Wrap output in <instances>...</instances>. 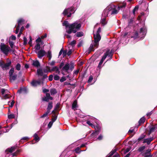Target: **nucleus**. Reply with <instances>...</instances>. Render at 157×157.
<instances>
[{"label":"nucleus","instance_id":"1","mask_svg":"<svg viewBox=\"0 0 157 157\" xmlns=\"http://www.w3.org/2000/svg\"><path fill=\"white\" fill-rule=\"evenodd\" d=\"M63 25L65 26L66 33L68 34H71L72 33H75L79 30L82 25L80 22L78 21L70 24L67 21H65L63 23Z\"/></svg>","mask_w":157,"mask_h":157},{"label":"nucleus","instance_id":"2","mask_svg":"<svg viewBox=\"0 0 157 157\" xmlns=\"http://www.w3.org/2000/svg\"><path fill=\"white\" fill-rule=\"evenodd\" d=\"M101 28L99 27L96 33V34H94V42L91 44L90 48L89 50L90 51H94V47L97 48L99 45V43L101 39V36L99 34L101 32Z\"/></svg>","mask_w":157,"mask_h":157},{"label":"nucleus","instance_id":"3","mask_svg":"<svg viewBox=\"0 0 157 157\" xmlns=\"http://www.w3.org/2000/svg\"><path fill=\"white\" fill-rule=\"evenodd\" d=\"M86 123L92 127L96 129H97L91 135V136L92 137L97 136L99 134L101 130V127L100 126L98 125L95 126L92 123H91L90 121H87L86 122Z\"/></svg>","mask_w":157,"mask_h":157},{"label":"nucleus","instance_id":"4","mask_svg":"<svg viewBox=\"0 0 157 157\" xmlns=\"http://www.w3.org/2000/svg\"><path fill=\"white\" fill-rule=\"evenodd\" d=\"M112 55L111 51H110L109 50L107 51V52L104 54V55L102 56L101 61L99 63L98 66V68L99 69L101 68V65L107 56H108L109 57H110V58H112Z\"/></svg>","mask_w":157,"mask_h":157},{"label":"nucleus","instance_id":"5","mask_svg":"<svg viewBox=\"0 0 157 157\" xmlns=\"http://www.w3.org/2000/svg\"><path fill=\"white\" fill-rule=\"evenodd\" d=\"M75 10V8L71 7L70 8L65 9L63 13V14L64 15H67L68 17H70L71 14L73 13Z\"/></svg>","mask_w":157,"mask_h":157},{"label":"nucleus","instance_id":"6","mask_svg":"<svg viewBox=\"0 0 157 157\" xmlns=\"http://www.w3.org/2000/svg\"><path fill=\"white\" fill-rule=\"evenodd\" d=\"M0 49L4 54L7 55L10 50V48L4 43H1L0 45Z\"/></svg>","mask_w":157,"mask_h":157},{"label":"nucleus","instance_id":"7","mask_svg":"<svg viewBox=\"0 0 157 157\" xmlns=\"http://www.w3.org/2000/svg\"><path fill=\"white\" fill-rule=\"evenodd\" d=\"M59 104H57L54 108V110H53L52 112V113H54V115L52 116V121H50V128L52 126L53 123L57 119V117L55 113V111L59 108Z\"/></svg>","mask_w":157,"mask_h":157},{"label":"nucleus","instance_id":"8","mask_svg":"<svg viewBox=\"0 0 157 157\" xmlns=\"http://www.w3.org/2000/svg\"><path fill=\"white\" fill-rule=\"evenodd\" d=\"M11 61L5 63L2 60H0V67L3 70H7L9 69V66L11 65Z\"/></svg>","mask_w":157,"mask_h":157},{"label":"nucleus","instance_id":"9","mask_svg":"<svg viewBox=\"0 0 157 157\" xmlns=\"http://www.w3.org/2000/svg\"><path fill=\"white\" fill-rule=\"evenodd\" d=\"M111 6H108L105 9L102 14V17H107L111 15Z\"/></svg>","mask_w":157,"mask_h":157},{"label":"nucleus","instance_id":"10","mask_svg":"<svg viewBox=\"0 0 157 157\" xmlns=\"http://www.w3.org/2000/svg\"><path fill=\"white\" fill-rule=\"evenodd\" d=\"M1 93L5 99L8 98L10 97L9 95V92L7 90L2 89L1 90Z\"/></svg>","mask_w":157,"mask_h":157},{"label":"nucleus","instance_id":"11","mask_svg":"<svg viewBox=\"0 0 157 157\" xmlns=\"http://www.w3.org/2000/svg\"><path fill=\"white\" fill-rule=\"evenodd\" d=\"M146 33V30L144 27L141 28L139 32V37H140V39H142L144 37Z\"/></svg>","mask_w":157,"mask_h":157},{"label":"nucleus","instance_id":"12","mask_svg":"<svg viewBox=\"0 0 157 157\" xmlns=\"http://www.w3.org/2000/svg\"><path fill=\"white\" fill-rule=\"evenodd\" d=\"M43 79H39L38 80H33L31 82V85L33 86H36L39 85L42 82Z\"/></svg>","mask_w":157,"mask_h":157},{"label":"nucleus","instance_id":"13","mask_svg":"<svg viewBox=\"0 0 157 157\" xmlns=\"http://www.w3.org/2000/svg\"><path fill=\"white\" fill-rule=\"evenodd\" d=\"M45 52L43 50H40L37 52L38 57L41 59L45 54Z\"/></svg>","mask_w":157,"mask_h":157},{"label":"nucleus","instance_id":"14","mask_svg":"<svg viewBox=\"0 0 157 157\" xmlns=\"http://www.w3.org/2000/svg\"><path fill=\"white\" fill-rule=\"evenodd\" d=\"M153 140V138L152 137L144 139L143 140V143H146L148 145H149Z\"/></svg>","mask_w":157,"mask_h":157},{"label":"nucleus","instance_id":"15","mask_svg":"<svg viewBox=\"0 0 157 157\" xmlns=\"http://www.w3.org/2000/svg\"><path fill=\"white\" fill-rule=\"evenodd\" d=\"M24 20L22 18L19 19L18 21V25L17 26L20 27V26L24 24Z\"/></svg>","mask_w":157,"mask_h":157},{"label":"nucleus","instance_id":"16","mask_svg":"<svg viewBox=\"0 0 157 157\" xmlns=\"http://www.w3.org/2000/svg\"><path fill=\"white\" fill-rule=\"evenodd\" d=\"M69 64L68 63L66 64L63 67L62 70L66 72L69 69Z\"/></svg>","mask_w":157,"mask_h":157},{"label":"nucleus","instance_id":"17","mask_svg":"<svg viewBox=\"0 0 157 157\" xmlns=\"http://www.w3.org/2000/svg\"><path fill=\"white\" fill-rule=\"evenodd\" d=\"M101 17L102 18L101 20V23L103 25H105L107 23V22L106 20V17H102V16Z\"/></svg>","mask_w":157,"mask_h":157},{"label":"nucleus","instance_id":"18","mask_svg":"<svg viewBox=\"0 0 157 157\" xmlns=\"http://www.w3.org/2000/svg\"><path fill=\"white\" fill-rule=\"evenodd\" d=\"M49 108V103H48V108H47L48 110H47V111L45 113H44L43 115L41 116L40 117V118H44V117H45L47 116L48 115L49 113V109H48Z\"/></svg>","mask_w":157,"mask_h":157},{"label":"nucleus","instance_id":"19","mask_svg":"<svg viewBox=\"0 0 157 157\" xmlns=\"http://www.w3.org/2000/svg\"><path fill=\"white\" fill-rule=\"evenodd\" d=\"M133 35L131 37L133 38L134 39H136L138 37H139V35L138 33L137 32H135L133 33Z\"/></svg>","mask_w":157,"mask_h":157},{"label":"nucleus","instance_id":"20","mask_svg":"<svg viewBox=\"0 0 157 157\" xmlns=\"http://www.w3.org/2000/svg\"><path fill=\"white\" fill-rule=\"evenodd\" d=\"M42 100L44 101H49V94L46 93V96L43 98Z\"/></svg>","mask_w":157,"mask_h":157},{"label":"nucleus","instance_id":"21","mask_svg":"<svg viewBox=\"0 0 157 157\" xmlns=\"http://www.w3.org/2000/svg\"><path fill=\"white\" fill-rule=\"evenodd\" d=\"M157 128V125H156L155 126H153L149 130V135L151 134V133L154 131L156 128Z\"/></svg>","mask_w":157,"mask_h":157},{"label":"nucleus","instance_id":"22","mask_svg":"<svg viewBox=\"0 0 157 157\" xmlns=\"http://www.w3.org/2000/svg\"><path fill=\"white\" fill-rule=\"evenodd\" d=\"M32 64L34 66L37 67L40 66V63L37 60L33 61Z\"/></svg>","mask_w":157,"mask_h":157},{"label":"nucleus","instance_id":"23","mask_svg":"<svg viewBox=\"0 0 157 157\" xmlns=\"http://www.w3.org/2000/svg\"><path fill=\"white\" fill-rule=\"evenodd\" d=\"M50 92L51 95H55L57 93L56 90L55 88L51 89Z\"/></svg>","mask_w":157,"mask_h":157},{"label":"nucleus","instance_id":"24","mask_svg":"<svg viewBox=\"0 0 157 157\" xmlns=\"http://www.w3.org/2000/svg\"><path fill=\"white\" fill-rule=\"evenodd\" d=\"M80 148L79 147H78L75 148V151L76 153L79 154L80 153V152H81L82 151H86V150H80Z\"/></svg>","mask_w":157,"mask_h":157},{"label":"nucleus","instance_id":"25","mask_svg":"<svg viewBox=\"0 0 157 157\" xmlns=\"http://www.w3.org/2000/svg\"><path fill=\"white\" fill-rule=\"evenodd\" d=\"M111 15L115 14L117 13L118 11L117 10L114 9L111 7Z\"/></svg>","mask_w":157,"mask_h":157},{"label":"nucleus","instance_id":"26","mask_svg":"<svg viewBox=\"0 0 157 157\" xmlns=\"http://www.w3.org/2000/svg\"><path fill=\"white\" fill-rule=\"evenodd\" d=\"M59 69L57 67L54 66L52 67L51 68H50V71H58Z\"/></svg>","mask_w":157,"mask_h":157},{"label":"nucleus","instance_id":"27","mask_svg":"<svg viewBox=\"0 0 157 157\" xmlns=\"http://www.w3.org/2000/svg\"><path fill=\"white\" fill-rule=\"evenodd\" d=\"M77 107V101L76 100H75L73 102L72 105V109H75Z\"/></svg>","mask_w":157,"mask_h":157},{"label":"nucleus","instance_id":"28","mask_svg":"<svg viewBox=\"0 0 157 157\" xmlns=\"http://www.w3.org/2000/svg\"><path fill=\"white\" fill-rule=\"evenodd\" d=\"M37 73L38 75L42 76L43 74V72L42 70L40 69L37 70Z\"/></svg>","mask_w":157,"mask_h":157},{"label":"nucleus","instance_id":"29","mask_svg":"<svg viewBox=\"0 0 157 157\" xmlns=\"http://www.w3.org/2000/svg\"><path fill=\"white\" fill-rule=\"evenodd\" d=\"M75 35L77 37H80L83 36L84 35V33L82 32H77Z\"/></svg>","mask_w":157,"mask_h":157},{"label":"nucleus","instance_id":"30","mask_svg":"<svg viewBox=\"0 0 157 157\" xmlns=\"http://www.w3.org/2000/svg\"><path fill=\"white\" fill-rule=\"evenodd\" d=\"M126 2H123L122 5H120V6L118 7V9L120 10L121 9L124 8L126 6Z\"/></svg>","mask_w":157,"mask_h":157},{"label":"nucleus","instance_id":"31","mask_svg":"<svg viewBox=\"0 0 157 157\" xmlns=\"http://www.w3.org/2000/svg\"><path fill=\"white\" fill-rule=\"evenodd\" d=\"M133 19L132 18L128 20V25L129 26L132 25L133 23Z\"/></svg>","mask_w":157,"mask_h":157},{"label":"nucleus","instance_id":"32","mask_svg":"<svg viewBox=\"0 0 157 157\" xmlns=\"http://www.w3.org/2000/svg\"><path fill=\"white\" fill-rule=\"evenodd\" d=\"M33 137L35 140L37 141H38L40 140L39 137L36 133L34 135Z\"/></svg>","mask_w":157,"mask_h":157},{"label":"nucleus","instance_id":"33","mask_svg":"<svg viewBox=\"0 0 157 157\" xmlns=\"http://www.w3.org/2000/svg\"><path fill=\"white\" fill-rule=\"evenodd\" d=\"M10 79L11 80V81H14L15 80L17 77V75H12L11 76H10Z\"/></svg>","mask_w":157,"mask_h":157},{"label":"nucleus","instance_id":"34","mask_svg":"<svg viewBox=\"0 0 157 157\" xmlns=\"http://www.w3.org/2000/svg\"><path fill=\"white\" fill-rule=\"evenodd\" d=\"M15 147H12L11 148H8L7 149L6 151H8L10 152L11 153L14 151Z\"/></svg>","mask_w":157,"mask_h":157},{"label":"nucleus","instance_id":"35","mask_svg":"<svg viewBox=\"0 0 157 157\" xmlns=\"http://www.w3.org/2000/svg\"><path fill=\"white\" fill-rule=\"evenodd\" d=\"M145 121V118L144 117H142L139 121V124L144 123Z\"/></svg>","mask_w":157,"mask_h":157},{"label":"nucleus","instance_id":"36","mask_svg":"<svg viewBox=\"0 0 157 157\" xmlns=\"http://www.w3.org/2000/svg\"><path fill=\"white\" fill-rule=\"evenodd\" d=\"M117 149H114L112 150L109 153V157H110L112 155L117 151Z\"/></svg>","mask_w":157,"mask_h":157},{"label":"nucleus","instance_id":"37","mask_svg":"<svg viewBox=\"0 0 157 157\" xmlns=\"http://www.w3.org/2000/svg\"><path fill=\"white\" fill-rule=\"evenodd\" d=\"M21 64L19 63H18L16 66V69L17 71H20L21 69Z\"/></svg>","mask_w":157,"mask_h":157},{"label":"nucleus","instance_id":"38","mask_svg":"<svg viewBox=\"0 0 157 157\" xmlns=\"http://www.w3.org/2000/svg\"><path fill=\"white\" fill-rule=\"evenodd\" d=\"M44 72L46 73L49 71V67H48L44 68L43 69Z\"/></svg>","mask_w":157,"mask_h":157},{"label":"nucleus","instance_id":"39","mask_svg":"<svg viewBox=\"0 0 157 157\" xmlns=\"http://www.w3.org/2000/svg\"><path fill=\"white\" fill-rule=\"evenodd\" d=\"M145 148V146H143L141 147H140L138 150V151L140 152H142L143 150H144Z\"/></svg>","mask_w":157,"mask_h":157},{"label":"nucleus","instance_id":"40","mask_svg":"<svg viewBox=\"0 0 157 157\" xmlns=\"http://www.w3.org/2000/svg\"><path fill=\"white\" fill-rule=\"evenodd\" d=\"M14 72V68H12L10 70L9 72L10 76L13 75V74Z\"/></svg>","mask_w":157,"mask_h":157},{"label":"nucleus","instance_id":"41","mask_svg":"<svg viewBox=\"0 0 157 157\" xmlns=\"http://www.w3.org/2000/svg\"><path fill=\"white\" fill-rule=\"evenodd\" d=\"M70 69L72 70L74 68V64L73 63H71L69 65Z\"/></svg>","mask_w":157,"mask_h":157},{"label":"nucleus","instance_id":"42","mask_svg":"<svg viewBox=\"0 0 157 157\" xmlns=\"http://www.w3.org/2000/svg\"><path fill=\"white\" fill-rule=\"evenodd\" d=\"M76 41L75 40H73L71 42V43L70 44L71 46L72 47H74L75 46V45L76 44Z\"/></svg>","mask_w":157,"mask_h":157},{"label":"nucleus","instance_id":"43","mask_svg":"<svg viewBox=\"0 0 157 157\" xmlns=\"http://www.w3.org/2000/svg\"><path fill=\"white\" fill-rule=\"evenodd\" d=\"M40 45L39 43H37L36 45L35 48L36 50H39L40 49Z\"/></svg>","mask_w":157,"mask_h":157},{"label":"nucleus","instance_id":"44","mask_svg":"<svg viewBox=\"0 0 157 157\" xmlns=\"http://www.w3.org/2000/svg\"><path fill=\"white\" fill-rule=\"evenodd\" d=\"M145 135L144 134H142L138 138V140L139 141H140L141 140L143 139L145 137Z\"/></svg>","mask_w":157,"mask_h":157},{"label":"nucleus","instance_id":"45","mask_svg":"<svg viewBox=\"0 0 157 157\" xmlns=\"http://www.w3.org/2000/svg\"><path fill=\"white\" fill-rule=\"evenodd\" d=\"M59 76L57 75H54V79L56 80H58L59 79Z\"/></svg>","mask_w":157,"mask_h":157},{"label":"nucleus","instance_id":"46","mask_svg":"<svg viewBox=\"0 0 157 157\" xmlns=\"http://www.w3.org/2000/svg\"><path fill=\"white\" fill-rule=\"evenodd\" d=\"M26 89H22L18 90V92L19 93H21V92L25 93L26 92Z\"/></svg>","mask_w":157,"mask_h":157},{"label":"nucleus","instance_id":"47","mask_svg":"<svg viewBox=\"0 0 157 157\" xmlns=\"http://www.w3.org/2000/svg\"><path fill=\"white\" fill-rule=\"evenodd\" d=\"M8 118L9 119L14 118H15V116L13 114H10L8 115Z\"/></svg>","mask_w":157,"mask_h":157},{"label":"nucleus","instance_id":"48","mask_svg":"<svg viewBox=\"0 0 157 157\" xmlns=\"http://www.w3.org/2000/svg\"><path fill=\"white\" fill-rule=\"evenodd\" d=\"M10 45L11 47V48H13V45H14V43L13 41L10 40L9 42Z\"/></svg>","mask_w":157,"mask_h":157},{"label":"nucleus","instance_id":"49","mask_svg":"<svg viewBox=\"0 0 157 157\" xmlns=\"http://www.w3.org/2000/svg\"><path fill=\"white\" fill-rule=\"evenodd\" d=\"M66 80V78L64 77H62L60 80L61 82H63Z\"/></svg>","mask_w":157,"mask_h":157},{"label":"nucleus","instance_id":"50","mask_svg":"<svg viewBox=\"0 0 157 157\" xmlns=\"http://www.w3.org/2000/svg\"><path fill=\"white\" fill-rule=\"evenodd\" d=\"M93 79V77L91 76H90L89 77V79L88 80V82L89 83Z\"/></svg>","mask_w":157,"mask_h":157},{"label":"nucleus","instance_id":"51","mask_svg":"<svg viewBox=\"0 0 157 157\" xmlns=\"http://www.w3.org/2000/svg\"><path fill=\"white\" fill-rule=\"evenodd\" d=\"M24 45H26L27 43V39L25 37H24Z\"/></svg>","mask_w":157,"mask_h":157},{"label":"nucleus","instance_id":"52","mask_svg":"<svg viewBox=\"0 0 157 157\" xmlns=\"http://www.w3.org/2000/svg\"><path fill=\"white\" fill-rule=\"evenodd\" d=\"M63 56H65L67 55V50H64L63 51Z\"/></svg>","mask_w":157,"mask_h":157},{"label":"nucleus","instance_id":"53","mask_svg":"<svg viewBox=\"0 0 157 157\" xmlns=\"http://www.w3.org/2000/svg\"><path fill=\"white\" fill-rule=\"evenodd\" d=\"M102 138H103L102 136L101 135L98 136V138H97V140H101L102 139Z\"/></svg>","mask_w":157,"mask_h":157},{"label":"nucleus","instance_id":"54","mask_svg":"<svg viewBox=\"0 0 157 157\" xmlns=\"http://www.w3.org/2000/svg\"><path fill=\"white\" fill-rule=\"evenodd\" d=\"M10 38L13 40H15L16 39V37L14 35H12L10 37Z\"/></svg>","mask_w":157,"mask_h":157},{"label":"nucleus","instance_id":"55","mask_svg":"<svg viewBox=\"0 0 157 157\" xmlns=\"http://www.w3.org/2000/svg\"><path fill=\"white\" fill-rule=\"evenodd\" d=\"M43 91L44 93H46L48 92L49 91V90L48 89H44L43 88Z\"/></svg>","mask_w":157,"mask_h":157},{"label":"nucleus","instance_id":"56","mask_svg":"<svg viewBox=\"0 0 157 157\" xmlns=\"http://www.w3.org/2000/svg\"><path fill=\"white\" fill-rule=\"evenodd\" d=\"M29 139V137L25 136L22 138V139H21V140H27Z\"/></svg>","mask_w":157,"mask_h":157},{"label":"nucleus","instance_id":"57","mask_svg":"<svg viewBox=\"0 0 157 157\" xmlns=\"http://www.w3.org/2000/svg\"><path fill=\"white\" fill-rule=\"evenodd\" d=\"M20 27H19L17 26L16 28V30L15 31V33L16 34H17L19 30Z\"/></svg>","mask_w":157,"mask_h":157},{"label":"nucleus","instance_id":"58","mask_svg":"<svg viewBox=\"0 0 157 157\" xmlns=\"http://www.w3.org/2000/svg\"><path fill=\"white\" fill-rule=\"evenodd\" d=\"M70 34H65L64 35L65 36H66V37L67 38H70L71 36L69 35Z\"/></svg>","mask_w":157,"mask_h":157},{"label":"nucleus","instance_id":"59","mask_svg":"<svg viewBox=\"0 0 157 157\" xmlns=\"http://www.w3.org/2000/svg\"><path fill=\"white\" fill-rule=\"evenodd\" d=\"M130 151V149L129 148H127L124 151V153H126L129 152Z\"/></svg>","mask_w":157,"mask_h":157},{"label":"nucleus","instance_id":"60","mask_svg":"<svg viewBox=\"0 0 157 157\" xmlns=\"http://www.w3.org/2000/svg\"><path fill=\"white\" fill-rule=\"evenodd\" d=\"M63 48H62L61 49L60 51L59 52V56H60L62 54V53H63Z\"/></svg>","mask_w":157,"mask_h":157},{"label":"nucleus","instance_id":"61","mask_svg":"<svg viewBox=\"0 0 157 157\" xmlns=\"http://www.w3.org/2000/svg\"><path fill=\"white\" fill-rule=\"evenodd\" d=\"M53 77L54 78V76L53 75H50V81H51L52 80Z\"/></svg>","mask_w":157,"mask_h":157},{"label":"nucleus","instance_id":"62","mask_svg":"<svg viewBox=\"0 0 157 157\" xmlns=\"http://www.w3.org/2000/svg\"><path fill=\"white\" fill-rule=\"evenodd\" d=\"M152 111H151L150 112L147 113L146 115L147 116H151L152 114Z\"/></svg>","mask_w":157,"mask_h":157},{"label":"nucleus","instance_id":"63","mask_svg":"<svg viewBox=\"0 0 157 157\" xmlns=\"http://www.w3.org/2000/svg\"><path fill=\"white\" fill-rule=\"evenodd\" d=\"M41 41V39L40 37L37 39L36 40V42L37 43L40 42Z\"/></svg>","mask_w":157,"mask_h":157},{"label":"nucleus","instance_id":"64","mask_svg":"<svg viewBox=\"0 0 157 157\" xmlns=\"http://www.w3.org/2000/svg\"><path fill=\"white\" fill-rule=\"evenodd\" d=\"M55 61H52V62L50 63V65L51 66H53L54 65L55 63Z\"/></svg>","mask_w":157,"mask_h":157}]
</instances>
